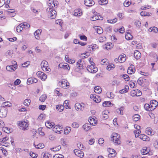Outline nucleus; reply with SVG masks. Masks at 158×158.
Instances as JSON below:
<instances>
[{
    "mask_svg": "<svg viewBox=\"0 0 158 158\" xmlns=\"http://www.w3.org/2000/svg\"><path fill=\"white\" fill-rule=\"evenodd\" d=\"M97 32L98 34H100L102 33L103 29L101 27H97Z\"/></svg>",
    "mask_w": 158,
    "mask_h": 158,
    "instance_id": "864d4df0",
    "label": "nucleus"
},
{
    "mask_svg": "<svg viewBox=\"0 0 158 158\" xmlns=\"http://www.w3.org/2000/svg\"><path fill=\"white\" fill-rule=\"evenodd\" d=\"M98 2L101 5L106 4L108 2V0H98Z\"/></svg>",
    "mask_w": 158,
    "mask_h": 158,
    "instance_id": "ea45409f",
    "label": "nucleus"
},
{
    "mask_svg": "<svg viewBox=\"0 0 158 158\" xmlns=\"http://www.w3.org/2000/svg\"><path fill=\"white\" fill-rule=\"evenodd\" d=\"M80 38L81 40H82L85 41L87 40V37L85 35H80Z\"/></svg>",
    "mask_w": 158,
    "mask_h": 158,
    "instance_id": "338daca9",
    "label": "nucleus"
},
{
    "mask_svg": "<svg viewBox=\"0 0 158 158\" xmlns=\"http://www.w3.org/2000/svg\"><path fill=\"white\" fill-rule=\"evenodd\" d=\"M2 130L8 134L12 131V130L7 127H3Z\"/></svg>",
    "mask_w": 158,
    "mask_h": 158,
    "instance_id": "c9c22d12",
    "label": "nucleus"
},
{
    "mask_svg": "<svg viewBox=\"0 0 158 158\" xmlns=\"http://www.w3.org/2000/svg\"><path fill=\"white\" fill-rule=\"evenodd\" d=\"M117 21V19L115 18L113 20H108L107 22L108 23H116Z\"/></svg>",
    "mask_w": 158,
    "mask_h": 158,
    "instance_id": "6e6d98bb",
    "label": "nucleus"
},
{
    "mask_svg": "<svg viewBox=\"0 0 158 158\" xmlns=\"http://www.w3.org/2000/svg\"><path fill=\"white\" fill-rule=\"evenodd\" d=\"M31 102V100L29 99H26L24 101V105L26 106H28Z\"/></svg>",
    "mask_w": 158,
    "mask_h": 158,
    "instance_id": "603ef678",
    "label": "nucleus"
},
{
    "mask_svg": "<svg viewBox=\"0 0 158 158\" xmlns=\"http://www.w3.org/2000/svg\"><path fill=\"white\" fill-rule=\"evenodd\" d=\"M59 85L63 88H67L69 85V83L67 80L63 79L59 82Z\"/></svg>",
    "mask_w": 158,
    "mask_h": 158,
    "instance_id": "1a4fd4ad",
    "label": "nucleus"
},
{
    "mask_svg": "<svg viewBox=\"0 0 158 158\" xmlns=\"http://www.w3.org/2000/svg\"><path fill=\"white\" fill-rule=\"evenodd\" d=\"M58 67L68 71L70 69V67L69 64L66 63H61L59 65Z\"/></svg>",
    "mask_w": 158,
    "mask_h": 158,
    "instance_id": "f8f14e48",
    "label": "nucleus"
},
{
    "mask_svg": "<svg viewBox=\"0 0 158 158\" xmlns=\"http://www.w3.org/2000/svg\"><path fill=\"white\" fill-rule=\"evenodd\" d=\"M11 105V104L9 102H6L3 104L2 106L6 107V106L10 107Z\"/></svg>",
    "mask_w": 158,
    "mask_h": 158,
    "instance_id": "5fc2aeb1",
    "label": "nucleus"
},
{
    "mask_svg": "<svg viewBox=\"0 0 158 158\" xmlns=\"http://www.w3.org/2000/svg\"><path fill=\"white\" fill-rule=\"evenodd\" d=\"M135 71L134 66L133 65H131L128 68L127 73L130 74H132L135 72Z\"/></svg>",
    "mask_w": 158,
    "mask_h": 158,
    "instance_id": "aec40b11",
    "label": "nucleus"
},
{
    "mask_svg": "<svg viewBox=\"0 0 158 158\" xmlns=\"http://www.w3.org/2000/svg\"><path fill=\"white\" fill-rule=\"evenodd\" d=\"M63 127L59 126L56 125L53 128V131L55 133L61 134L63 132Z\"/></svg>",
    "mask_w": 158,
    "mask_h": 158,
    "instance_id": "9b49d317",
    "label": "nucleus"
},
{
    "mask_svg": "<svg viewBox=\"0 0 158 158\" xmlns=\"http://www.w3.org/2000/svg\"><path fill=\"white\" fill-rule=\"evenodd\" d=\"M97 47V45L95 44H94V45H91L89 46V50L90 51H93L95 49V48Z\"/></svg>",
    "mask_w": 158,
    "mask_h": 158,
    "instance_id": "13d9d810",
    "label": "nucleus"
},
{
    "mask_svg": "<svg viewBox=\"0 0 158 158\" xmlns=\"http://www.w3.org/2000/svg\"><path fill=\"white\" fill-rule=\"evenodd\" d=\"M139 137L143 141H149L150 140V138L149 137L144 134L139 135Z\"/></svg>",
    "mask_w": 158,
    "mask_h": 158,
    "instance_id": "412c9836",
    "label": "nucleus"
},
{
    "mask_svg": "<svg viewBox=\"0 0 158 158\" xmlns=\"http://www.w3.org/2000/svg\"><path fill=\"white\" fill-rule=\"evenodd\" d=\"M88 121L90 123V125H92L93 126H95L97 123V121L96 120L94 119V118L90 117L89 118Z\"/></svg>",
    "mask_w": 158,
    "mask_h": 158,
    "instance_id": "cd10ccee",
    "label": "nucleus"
},
{
    "mask_svg": "<svg viewBox=\"0 0 158 158\" xmlns=\"http://www.w3.org/2000/svg\"><path fill=\"white\" fill-rule=\"evenodd\" d=\"M37 79L35 78L30 77L28 79L27 81V84L30 85L32 83H36L37 82Z\"/></svg>",
    "mask_w": 158,
    "mask_h": 158,
    "instance_id": "6ab92c4d",
    "label": "nucleus"
},
{
    "mask_svg": "<svg viewBox=\"0 0 158 158\" xmlns=\"http://www.w3.org/2000/svg\"><path fill=\"white\" fill-rule=\"evenodd\" d=\"M134 133L135 134V137H137L141 133V131L140 130H135L134 131Z\"/></svg>",
    "mask_w": 158,
    "mask_h": 158,
    "instance_id": "4d7b16f0",
    "label": "nucleus"
},
{
    "mask_svg": "<svg viewBox=\"0 0 158 158\" xmlns=\"http://www.w3.org/2000/svg\"><path fill=\"white\" fill-rule=\"evenodd\" d=\"M77 64L80 69H83L86 67L85 62L82 59L79 60L77 62Z\"/></svg>",
    "mask_w": 158,
    "mask_h": 158,
    "instance_id": "6e6552de",
    "label": "nucleus"
},
{
    "mask_svg": "<svg viewBox=\"0 0 158 158\" xmlns=\"http://www.w3.org/2000/svg\"><path fill=\"white\" fill-rule=\"evenodd\" d=\"M53 158H64L63 156L60 154H57L53 156Z\"/></svg>",
    "mask_w": 158,
    "mask_h": 158,
    "instance_id": "bf43d9fd",
    "label": "nucleus"
},
{
    "mask_svg": "<svg viewBox=\"0 0 158 158\" xmlns=\"http://www.w3.org/2000/svg\"><path fill=\"white\" fill-rule=\"evenodd\" d=\"M42 32V30L39 29L36 30L34 33L35 38L37 40H39L40 39V35Z\"/></svg>",
    "mask_w": 158,
    "mask_h": 158,
    "instance_id": "a211bd4d",
    "label": "nucleus"
},
{
    "mask_svg": "<svg viewBox=\"0 0 158 158\" xmlns=\"http://www.w3.org/2000/svg\"><path fill=\"white\" fill-rule=\"evenodd\" d=\"M74 152L76 155L80 157H82L84 156V153L81 150L75 149L74 150Z\"/></svg>",
    "mask_w": 158,
    "mask_h": 158,
    "instance_id": "dca6fc26",
    "label": "nucleus"
},
{
    "mask_svg": "<svg viewBox=\"0 0 158 158\" xmlns=\"http://www.w3.org/2000/svg\"><path fill=\"white\" fill-rule=\"evenodd\" d=\"M86 131L89 130L91 128L90 124L89 123H85L82 127Z\"/></svg>",
    "mask_w": 158,
    "mask_h": 158,
    "instance_id": "473e14b6",
    "label": "nucleus"
},
{
    "mask_svg": "<svg viewBox=\"0 0 158 158\" xmlns=\"http://www.w3.org/2000/svg\"><path fill=\"white\" fill-rule=\"evenodd\" d=\"M117 15L120 20L123 19L124 17V14L122 13H119Z\"/></svg>",
    "mask_w": 158,
    "mask_h": 158,
    "instance_id": "0e129e2a",
    "label": "nucleus"
},
{
    "mask_svg": "<svg viewBox=\"0 0 158 158\" xmlns=\"http://www.w3.org/2000/svg\"><path fill=\"white\" fill-rule=\"evenodd\" d=\"M71 130V128L70 127H67L65 128L64 130V133L65 134H68Z\"/></svg>",
    "mask_w": 158,
    "mask_h": 158,
    "instance_id": "a18cd8bd",
    "label": "nucleus"
},
{
    "mask_svg": "<svg viewBox=\"0 0 158 158\" xmlns=\"http://www.w3.org/2000/svg\"><path fill=\"white\" fill-rule=\"evenodd\" d=\"M125 37L127 40H130L132 39L133 36L131 35L130 32L128 31V32H126Z\"/></svg>",
    "mask_w": 158,
    "mask_h": 158,
    "instance_id": "c85d7f7f",
    "label": "nucleus"
},
{
    "mask_svg": "<svg viewBox=\"0 0 158 158\" xmlns=\"http://www.w3.org/2000/svg\"><path fill=\"white\" fill-rule=\"evenodd\" d=\"M51 156V155L48 152H45L42 153L41 158H49Z\"/></svg>",
    "mask_w": 158,
    "mask_h": 158,
    "instance_id": "2f4dec72",
    "label": "nucleus"
},
{
    "mask_svg": "<svg viewBox=\"0 0 158 158\" xmlns=\"http://www.w3.org/2000/svg\"><path fill=\"white\" fill-rule=\"evenodd\" d=\"M95 4L93 0H85L84 1L85 5L87 6H91Z\"/></svg>",
    "mask_w": 158,
    "mask_h": 158,
    "instance_id": "f3484780",
    "label": "nucleus"
},
{
    "mask_svg": "<svg viewBox=\"0 0 158 158\" xmlns=\"http://www.w3.org/2000/svg\"><path fill=\"white\" fill-rule=\"evenodd\" d=\"M34 145L35 148L37 149H42L44 147V144L42 143H40L37 145L34 144Z\"/></svg>",
    "mask_w": 158,
    "mask_h": 158,
    "instance_id": "4c0bfd02",
    "label": "nucleus"
},
{
    "mask_svg": "<svg viewBox=\"0 0 158 158\" xmlns=\"http://www.w3.org/2000/svg\"><path fill=\"white\" fill-rule=\"evenodd\" d=\"M134 57L137 60L140 57L141 54L138 51L136 50L134 52Z\"/></svg>",
    "mask_w": 158,
    "mask_h": 158,
    "instance_id": "bb28decb",
    "label": "nucleus"
},
{
    "mask_svg": "<svg viewBox=\"0 0 158 158\" xmlns=\"http://www.w3.org/2000/svg\"><path fill=\"white\" fill-rule=\"evenodd\" d=\"M17 64L14 65H8L6 67V69L9 71H14L17 68Z\"/></svg>",
    "mask_w": 158,
    "mask_h": 158,
    "instance_id": "2eb2a0df",
    "label": "nucleus"
},
{
    "mask_svg": "<svg viewBox=\"0 0 158 158\" xmlns=\"http://www.w3.org/2000/svg\"><path fill=\"white\" fill-rule=\"evenodd\" d=\"M47 98V95L45 94L42 95L41 96L40 98V101L42 102H44Z\"/></svg>",
    "mask_w": 158,
    "mask_h": 158,
    "instance_id": "de8ad7c7",
    "label": "nucleus"
},
{
    "mask_svg": "<svg viewBox=\"0 0 158 158\" xmlns=\"http://www.w3.org/2000/svg\"><path fill=\"white\" fill-rule=\"evenodd\" d=\"M115 67L114 64H109L107 66L106 69L108 70H110L113 69Z\"/></svg>",
    "mask_w": 158,
    "mask_h": 158,
    "instance_id": "79ce46f5",
    "label": "nucleus"
},
{
    "mask_svg": "<svg viewBox=\"0 0 158 158\" xmlns=\"http://www.w3.org/2000/svg\"><path fill=\"white\" fill-rule=\"evenodd\" d=\"M7 111L6 107L2 106L0 107V117L2 118L6 117L7 115Z\"/></svg>",
    "mask_w": 158,
    "mask_h": 158,
    "instance_id": "423d86ee",
    "label": "nucleus"
},
{
    "mask_svg": "<svg viewBox=\"0 0 158 158\" xmlns=\"http://www.w3.org/2000/svg\"><path fill=\"white\" fill-rule=\"evenodd\" d=\"M8 138L7 137H4L2 139H0V141L1 142V145H4V144H6V140H8Z\"/></svg>",
    "mask_w": 158,
    "mask_h": 158,
    "instance_id": "a19ab883",
    "label": "nucleus"
},
{
    "mask_svg": "<svg viewBox=\"0 0 158 158\" xmlns=\"http://www.w3.org/2000/svg\"><path fill=\"white\" fill-rule=\"evenodd\" d=\"M154 147L157 149H158V141L155 140L153 143Z\"/></svg>",
    "mask_w": 158,
    "mask_h": 158,
    "instance_id": "774afa93",
    "label": "nucleus"
},
{
    "mask_svg": "<svg viewBox=\"0 0 158 158\" xmlns=\"http://www.w3.org/2000/svg\"><path fill=\"white\" fill-rule=\"evenodd\" d=\"M45 126L48 128H52L54 125V123H50L49 121H47L45 123Z\"/></svg>",
    "mask_w": 158,
    "mask_h": 158,
    "instance_id": "7c9ffc66",
    "label": "nucleus"
},
{
    "mask_svg": "<svg viewBox=\"0 0 158 158\" xmlns=\"http://www.w3.org/2000/svg\"><path fill=\"white\" fill-rule=\"evenodd\" d=\"M125 56V55L124 54L120 55L118 58L119 62L120 63L123 62L126 60Z\"/></svg>",
    "mask_w": 158,
    "mask_h": 158,
    "instance_id": "c756f323",
    "label": "nucleus"
},
{
    "mask_svg": "<svg viewBox=\"0 0 158 158\" xmlns=\"http://www.w3.org/2000/svg\"><path fill=\"white\" fill-rule=\"evenodd\" d=\"M113 45L110 43H107L104 45H103V48L107 50H109L112 48Z\"/></svg>",
    "mask_w": 158,
    "mask_h": 158,
    "instance_id": "b1692460",
    "label": "nucleus"
},
{
    "mask_svg": "<svg viewBox=\"0 0 158 158\" xmlns=\"http://www.w3.org/2000/svg\"><path fill=\"white\" fill-rule=\"evenodd\" d=\"M124 109V108L123 106H121L118 110H119V114H123V111Z\"/></svg>",
    "mask_w": 158,
    "mask_h": 158,
    "instance_id": "680f3d73",
    "label": "nucleus"
},
{
    "mask_svg": "<svg viewBox=\"0 0 158 158\" xmlns=\"http://www.w3.org/2000/svg\"><path fill=\"white\" fill-rule=\"evenodd\" d=\"M30 27V25L27 22H24L21 23L18 26L16 27V31L18 32H20L23 28H29Z\"/></svg>",
    "mask_w": 158,
    "mask_h": 158,
    "instance_id": "7ed1b4c3",
    "label": "nucleus"
},
{
    "mask_svg": "<svg viewBox=\"0 0 158 158\" xmlns=\"http://www.w3.org/2000/svg\"><path fill=\"white\" fill-rule=\"evenodd\" d=\"M41 66L44 71H46L47 72H50L51 69L48 66V63L46 61L43 60L41 62Z\"/></svg>",
    "mask_w": 158,
    "mask_h": 158,
    "instance_id": "20e7f679",
    "label": "nucleus"
},
{
    "mask_svg": "<svg viewBox=\"0 0 158 158\" xmlns=\"http://www.w3.org/2000/svg\"><path fill=\"white\" fill-rule=\"evenodd\" d=\"M30 64V62L29 61H27L25 62L23 64H21L22 66L23 67H27Z\"/></svg>",
    "mask_w": 158,
    "mask_h": 158,
    "instance_id": "69168bd1",
    "label": "nucleus"
},
{
    "mask_svg": "<svg viewBox=\"0 0 158 158\" xmlns=\"http://www.w3.org/2000/svg\"><path fill=\"white\" fill-rule=\"evenodd\" d=\"M82 13L80 9H77L75 10L74 11L73 15L75 16L80 17L82 15Z\"/></svg>",
    "mask_w": 158,
    "mask_h": 158,
    "instance_id": "a878e982",
    "label": "nucleus"
},
{
    "mask_svg": "<svg viewBox=\"0 0 158 158\" xmlns=\"http://www.w3.org/2000/svg\"><path fill=\"white\" fill-rule=\"evenodd\" d=\"M46 11L49 17L52 19L55 18L56 15V11L52 8H48L46 10Z\"/></svg>",
    "mask_w": 158,
    "mask_h": 158,
    "instance_id": "f03ea898",
    "label": "nucleus"
},
{
    "mask_svg": "<svg viewBox=\"0 0 158 158\" xmlns=\"http://www.w3.org/2000/svg\"><path fill=\"white\" fill-rule=\"evenodd\" d=\"M108 62V61L106 59H104L101 60V64L102 65L106 64Z\"/></svg>",
    "mask_w": 158,
    "mask_h": 158,
    "instance_id": "e2e57ef3",
    "label": "nucleus"
},
{
    "mask_svg": "<svg viewBox=\"0 0 158 158\" xmlns=\"http://www.w3.org/2000/svg\"><path fill=\"white\" fill-rule=\"evenodd\" d=\"M64 108V106L62 105H57L56 106V108L60 112L62 111Z\"/></svg>",
    "mask_w": 158,
    "mask_h": 158,
    "instance_id": "c03bdc74",
    "label": "nucleus"
},
{
    "mask_svg": "<svg viewBox=\"0 0 158 158\" xmlns=\"http://www.w3.org/2000/svg\"><path fill=\"white\" fill-rule=\"evenodd\" d=\"M99 19V18L97 15H94L91 17L90 18L91 20L92 21H94Z\"/></svg>",
    "mask_w": 158,
    "mask_h": 158,
    "instance_id": "3c124183",
    "label": "nucleus"
},
{
    "mask_svg": "<svg viewBox=\"0 0 158 158\" xmlns=\"http://www.w3.org/2000/svg\"><path fill=\"white\" fill-rule=\"evenodd\" d=\"M146 133L148 135H153L155 134V132L152 131L150 127H147L146 130Z\"/></svg>",
    "mask_w": 158,
    "mask_h": 158,
    "instance_id": "393cba45",
    "label": "nucleus"
},
{
    "mask_svg": "<svg viewBox=\"0 0 158 158\" xmlns=\"http://www.w3.org/2000/svg\"><path fill=\"white\" fill-rule=\"evenodd\" d=\"M111 104V102L109 101H106L103 102L102 105L104 107L109 106Z\"/></svg>",
    "mask_w": 158,
    "mask_h": 158,
    "instance_id": "49530a36",
    "label": "nucleus"
},
{
    "mask_svg": "<svg viewBox=\"0 0 158 158\" xmlns=\"http://www.w3.org/2000/svg\"><path fill=\"white\" fill-rule=\"evenodd\" d=\"M102 91V89L100 86H96L95 88H94V91L96 93H100Z\"/></svg>",
    "mask_w": 158,
    "mask_h": 158,
    "instance_id": "58836bf2",
    "label": "nucleus"
},
{
    "mask_svg": "<svg viewBox=\"0 0 158 158\" xmlns=\"http://www.w3.org/2000/svg\"><path fill=\"white\" fill-rule=\"evenodd\" d=\"M148 31L150 32L156 33L158 32V29L155 27H152L149 29Z\"/></svg>",
    "mask_w": 158,
    "mask_h": 158,
    "instance_id": "72a5a7b5",
    "label": "nucleus"
},
{
    "mask_svg": "<svg viewBox=\"0 0 158 158\" xmlns=\"http://www.w3.org/2000/svg\"><path fill=\"white\" fill-rule=\"evenodd\" d=\"M75 107L77 111H82L84 107V104L83 103L80 104L79 103H77L75 104Z\"/></svg>",
    "mask_w": 158,
    "mask_h": 158,
    "instance_id": "ddd939ff",
    "label": "nucleus"
},
{
    "mask_svg": "<svg viewBox=\"0 0 158 158\" xmlns=\"http://www.w3.org/2000/svg\"><path fill=\"white\" fill-rule=\"evenodd\" d=\"M19 125L20 126V128L24 130H27L29 125L28 123L24 121L19 122Z\"/></svg>",
    "mask_w": 158,
    "mask_h": 158,
    "instance_id": "0eeeda50",
    "label": "nucleus"
},
{
    "mask_svg": "<svg viewBox=\"0 0 158 158\" xmlns=\"http://www.w3.org/2000/svg\"><path fill=\"white\" fill-rule=\"evenodd\" d=\"M120 77L123 78L126 81H128L130 79V77L126 74L121 75L120 76Z\"/></svg>",
    "mask_w": 158,
    "mask_h": 158,
    "instance_id": "f704fd0d",
    "label": "nucleus"
},
{
    "mask_svg": "<svg viewBox=\"0 0 158 158\" xmlns=\"http://www.w3.org/2000/svg\"><path fill=\"white\" fill-rule=\"evenodd\" d=\"M108 151L109 152V154L108 155V156L109 157H110L111 156V155H113V156H115L116 154L115 151L113 149L109 148L108 149Z\"/></svg>",
    "mask_w": 158,
    "mask_h": 158,
    "instance_id": "5701e85b",
    "label": "nucleus"
},
{
    "mask_svg": "<svg viewBox=\"0 0 158 158\" xmlns=\"http://www.w3.org/2000/svg\"><path fill=\"white\" fill-rule=\"evenodd\" d=\"M140 117L138 114H135L133 117V119L135 121H137L139 119Z\"/></svg>",
    "mask_w": 158,
    "mask_h": 158,
    "instance_id": "09e8293b",
    "label": "nucleus"
},
{
    "mask_svg": "<svg viewBox=\"0 0 158 158\" xmlns=\"http://www.w3.org/2000/svg\"><path fill=\"white\" fill-rule=\"evenodd\" d=\"M61 148V146L60 145L54 148H50V150L53 152H56L59 151Z\"/></svg>",
    "mask_w": 158,
    "mask_h": 158,
    "instance_id": "37998d69",
    "label": "nucleus"
},
{
    "mask_svg": "<svg viewBox=\"0 0 158 158\" xmlns=\"http://www.w3.org/2000/svg\"><path fill=\"white\" fill-rule=\"evenodd\" d=\"M150 103L153 106H154L155 109L158 105V102L156 100H153L150 101Z\"/></svg>",
    "mask_w": 158,
    "mask_h": 158,
    "instance_id": "e433bc0d",
    "label": "nucleus"
},
{
    "mask_svg": "<svg viewBox=\"0 0 158 158\" xmlns=\"http://www.w3.org/2000/svg\"><path fill=\"white\" fill-rule=\"evenodd\" d=\"M131 3L128 0H126L124 3V5L125 7H127L130 5Z\"/></svg>",
    "mask_w": 158,
    "mask_h": 158,
    "instance_id": "052dcab7",
    "label": "nucleus"
},
{
    "mask_svg": "<svg viewBox=\"0 0 158 158\" xmlns=\"http://www.w3.org/2000/svg\"><path fill=\"white\" fill-rule=\"evenodd\" d=\"M36 74L39 77L42 81H45L47 78L46 75L41 71L37 72Z\"/></svg>",
    "mask_w": 158,
    "mask_h": 158,
    "instance_id": "9d476101",
    "label": "nucleus"
},
{
    "mask_svg": "<svg viewBox=\"0 0 158 158\" xmlns=\"http://www.w3.org/2000/svg\"><path fill=\"white\" fill-rule=\"evenodd\" d=\"M150 149L149 148L147 147H144L142 150H141V153L142 155H146L148 154L149 155H151L149 153Z\"/></svg>",
    "mask_w": 158,
    "mask_h": 158,
    "instance_id": "4be33fe9",
    "label": "nucleus"
},
{
    "mask_svg": "<svg viewBox=\"0 0 158 158\" xmlns=\"http://www.w3.org/2000/svg\"><path fill=\"white\" fill-rule=\"evenodd\" d=\"M120 135L116 133H113L111 136V140L115 145L120 144L121 141L120 140Z\"/></svg>",
    "mask_w": 158,
    "mask_h": 158,
    "instance_id": "f257e3e1",
    "label": "nucleus"
},
{
    "mask_svg": "<svg viewBox=\"0 0 158 158\" xmlns=\"http://www.w3.org/2000/svg\"><path fill=\"white\" fill-rule=\"evenodd\" d=\"M140 15L143 16H147L151 15V13H148L144 11H141L140 13Z\"/></svg>",
    "mask_w": 158,
    "mask_h": 158,
    "instance_id": "8fccbe9b",
    "label": "nucleus"
},
{
    "mask_svg": "<svg viewBox=\"0 0 158 158\" xmlns=\"http://www.w3.org/2000/svg\"><path fill=\"white\" fill-rule=\"evenodd\" d=\"M87 70L90 73H95L98 71V68L96 67L95 64H89L87 67Z\"/></svg>",
    "mask_w": 158,
    "mask_h": 158,
    "instance_id": "39448f33",
    "label": "nucleus"
},
{
    "mask_svg": "<svg viewBox=\"0 0 158 158\" xmlns=\"http://www.w3.org/2000/svg\"><path fill=\"white\" fill-rule=\"evenodd\" d=\"M58 2L57 1H54L53 0H49L48 1V5L50 7V8H53L54 7L57 6Z\"/></svg>",
    "mask_w": 158,
    "mask_h": 158,
    "instance_id": "4468645a",
    "label": "nucleus"
}]
</instances>
